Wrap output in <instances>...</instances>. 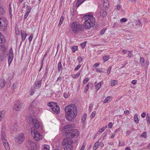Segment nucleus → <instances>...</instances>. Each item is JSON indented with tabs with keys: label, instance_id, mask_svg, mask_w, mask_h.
Here are the masks:
<instances>
[{
	"label": "nucleus",
	"instance_id": "obj_13",
	"mask_svg": "<svg viewBox=\"0 0 150 150\" xmlns=\"http://www.w3.org/2000/svg\"><path fill=\"white\" fill-rule=\"evenodd\" d=\"M21 36L22 40L23 41H24L27 36V34L24 30H21Z\"/></svg>",
	"mask_w": 150,
	"mask_h": 150
},
{
	"label": "nucleus",
	"instance_id": "obj_37",
	"mask_svg": "<svg viewBox=\"0 0 150 150\" xmlns=\"http://www.w3.org/2000/svg\"><path fill=\"white\" fill-rule=\"evenodd\" d=\"M89 84H90L89 83H88L87 84L85 88L84 91L85 93H86L88 89V88L89 87Z\"/></svg>",
	"mask_w": 150,
	"mask_h": 150
},
{
	"label": "nucleus",
	"instance_id": "obj_61",
	"mask_svg": "<svg viewBox=\"0 0 150 150\" xmlns=\"http://www.w3.org/2000/svg\"><path fill=\"white\" fill-rule=\"evenodd\" d=\"M119 146H122L124 145V144L123 142H120V141H119Z\"/></svg>",
	"mask_w": 150,
	"mask_h": 150
},
{
	"label": "nucleus",
	"instance_id": "obj_9",
	"mask_svg": "<svg viewBox=\"0 0 150 150\" xmlns=\"http://www.w3.org/2000/svg\"><path fill=\"white\" fill-rule=\"evenodd\" d=\"M13 58V53L12 49L11 48L9 50V53L8 55V66H9L11 63Z\"/></svg>",
	"mask_w": 150,
	"mask_h": 150
},
{
	"label": "nucleus",
	"instance_id": "obj_19",
	"mask_svg": "<svg viewBox=\"0 0 150 150\" xmlns=\"http://www.w3.org/2000/svg\"><path fill=\"white\" fill-rule=\"evenodd\" d=\"M103 83V81H101L96 86L95 88L96 91L98 90L101 88L102 84Z\"/></svg>",
	"mask_w": 150,
	"mask_h": 150
},
{
	"label": "nucleus",
	"instance_id": "obj_53",
	"mask_svg": "<svg viewBox=\"0 0 150 150\" xmlns=\"http://www.w3.org/2000/svg\"><path fill=\"white\" fill-rule=\"evenodd\" d=\"M109 127L110 129H111L112 126V122H109L108 123Z\"/></svg>",
	"mask_w": 150,
	"mask_h": 150
},
{
	"label": "nucleus",
	"instance_id": "obj_48",
	"mask_svg": "<svg viewBox=\"0 0 150 150\" xmlns=\"http://www.w3.org/2000/svg\"><path fill=\"white\" fill-rule=\"evenodd\" d=\"M111 68V67H109L108 69L107 70V73L108 75H109L110 74Z\"/></svg>",
	"mask_w": 150,
	"mask_h": 150
},
{
	"label": "nucleus",
	"instance_id": "obj_60",
	"mask_svg": "<svg viewBox=\"0 0 150 150\" xmlns=\"http://www.w3.org/2000/svg\"><path fill=\"white\" fill-rule=\"evenodd\" d=\"M63 96L65 98H67L68 97V95L67 93H64V94Z\"/></svg>",
	"mask_w": 150,
	"mask_h": 150
},
{
	"label": "nucleus",
	"instance_id": "obj_43",
	"mask_svg": "<svg viewBox=\"0 0 150 150\" xmlns=\"http://www.w3.org/2000/svg\"><path fill=\"white\" fill-rule=\"evenodd\" d=\"M31 9V8L30 6H27V12H28V13H29L30 12V11Z\"/></svg>",
	"mask_w": 150,
	"mask_h": 150
},
{
	"label": "nucleus",
	"instance_id": "obj_6",
	"mask_svg": "<svg viewBox=\"0 0 150 150\" xmlns=\"http://www.w3.org/2000/svg\"><path fill=\"white\" fill-rule=\"evenodd\" d=\"M7 20L4 18H0V30H4L7 28Z\"/></svg>",
	"mask_w": 150,
	"mask_h": 150
},
{
	"label": "nucleus",
	"instance_id": "obj_1",
	"mask_svg": "<svg viewBox=\"0 0 150 150\" xmlns=\"http://www.w3.org/2000/svg\"><path fill=\"white\" fill-rule=\"evenodd\" d=\"M71 124L67 125L63 128V129L66 138L64 139L62 144L64 150H72L73 141L71 139L73 138L77 137L79 134V132L77 129H71Z\"/></svg>",
	"mask_w": 150,
	"mask_h": 150
},
{
	"label": "nucleus",
	"instance_id": "obj_3",
	"mask_svg": "<svg viewBox=\"0 0 150 150\" xmlns=\"http://www.w3.org/2000/svg\"><path fill=\"white\" fill-rule=\"evenodd\" d=\"M83 18L85 20L83 26V28L86 29H89L94 27L96 21L93 15H85L83 17Z\"/></svg>",
	"mask_w": 150,
	"mask_h": 150
},
{
	"label": "nucleus",
	"instance_id": "obj_10",
	"mask_svg": "<svg viewBox=\"0 0 150 150\" xmlns=\"http://www.w3.org/2000/svg\"><path fill=\"white\" fill-rule=\"evenodd\" d=\"M22 103L19 100H17L15 104L13 109L16 111L20 110L22 108Z\"/></svg>",
	"mask_w": 150,
	"mask_h": 150
},
{
	"label": "nucleus",
	"instance_id": "obj_35",
	"mask_svg": "<svg viewBox=\"0 0 150 150\" xmlns=\"http://www.w3.org/2000/svg\"><path fill=\"white\" fill-rule=\"evenodd\" d=\"M103 59L105 62L107 61L109 59V57L108 56H104L103 57Z\"/></svg>",
	"mask_w": 150,
	"mask_h": 150
},
{
	"label": "nucleus",
	"instance_id": "obj_36",
	"mask_svg": "<svg viewBox=\"0 0 150 150\" xmlns=\"http://www.w3.org/2000/svg\"><path fill=\"white\" fill-rule=\"evenodd\" d=\"M33 36V34H31L30 35L28 38V40L30 43L32 41Z\"/></svg>",
	"mask_w": 150,
	"mask_h": 150
},
{
	"label": "nucleus",
	"instance_id": "obj_7",
	"mask_svg": "<svg viewBox=\"0 0 150 150\" xmlns=\"http://www.w3.org/2000/svg\"><path fill=\"white\" fill-rule=\"evenodd\" d=\"M30 117V118L29 120L30 122H32L33 125L35 128L38 129L40 127L39 121L38 120L35 119V117L34 116L32 115Z\"/></svg>",
	"mask_w": 150,
	"mask_h": 150
},
{
	"label": "nucleus",
	"instance_id": "obj_29",
	"mask_svg": "<svg viewBox=\"0 0 150 150\" xmlns=\"http://www.w3.org/2000/svg\"><path fill=\"white\" fill-rule=\"evenodd\" d=\"M80 0H77L76 4V7L77 8L79 6L83 3V1H82L81 2H80Z\"/></svg>",
	"mask_w": 150,
	"mask_h": 150
},
{
	"label": "nucleus",
	"instance_id": "obj_15",
	"mask_svg": "<svg viewBox=\"0 0 150 150\" xmlns=\"http://www.w3.org/2000/svg\"><path fill=\"white\" fill-rule=\"evenodd\" d=\"M3 143L5 149L6 150H9L10 149L9 145L7 140L4 141Z\"/></svg>",
	"mask_w": 150,
	"mask_h": 150
},
{
	"label": "nucleus",
	"instance_id": "obj_25",
	"mask_svg": "<svg viewBox=\"0 0 150 150\" xmlns=\"http://www.w3.org/2000/svg\"><path fill=\"white\" fill-rule=\"evenodd\" d=\"M2 140L3 141H5L6 140V139L5 134L4 132L2 131L1 133Z\"/></svg>",
	"mask_w": 150,
	"mask_h": 150
},
{
	"label": "nucleus",
	"instance_id": "obj_49",
	"mask_svg": "<svg viewBox=\"0 0 150 150\" xmlns=\"http://www.w3.org/2000/svg\"><path fill=\"white\" fill-rule=\"evenodd\" d=\"M96 112L93 111V112L91 114V118H93V117L95 116V114H96Z\"/></svg>",
	"mask_w": 150,
	"mask_h": 150
},
{
	"label": "nucleus",
	"instance_id": "obj_24",
	"mask_svg": "<svg viewBox=\"0 0 150 150\" xmlns=\"http://www.w3.org/2000/svg\"><path fill=\"white\" fill-rule=\"evenodd\" d=\"M103 4L105 7H108L109 5V2L108 0H103Z\"/></svg>",
	"mask_w": 150,
	"mask_h": 150
},
{
	"label": "nucleus",
	"instance_id": "obj_64",
	"mask_svg": "<svg viewBox=\"0 0 150 150\" xmlns=\"http://www.w3.org/2000/svg\"><path fill=\"white\" fill-rule=\"evenodd\" d=\"M146 113L145 112H143L141 114V116L142 117H144L146 116Z\"/></svg>",
	"mask_w": 150,
	"mask_h": 150
},
{
	"label": "nucleus",
	"instance_id": "obj_46",
	"mask_svg": "<svg viewBox=\"0 0 150 150\" xmlns=\"http://www.w3.org/2000/svg\"><path fill=\"white\" fill-rule=\"evenodd\" d=\"M146 133H147L146 132H144L141 135V137H143L144 138H145L146 137Z\"/></svg>",
	"mask_w": 150,
	"mask_h": 150
},
{
	"label": "nucleus",
	"instance_id": "obj_23",
	"mask_svg": "<svg viewBox=\"0 0 150 150\" xmlns=\"http://www.w3.org/2000/svg\"><path fill=\"white\" fill-rule=\"evenodd\" d=\"M138 116V115L137 114H136L134 118V121L137 124L139 122V120Z\"/></svg>",
	"mask_w": 150,
	"mask_h": 150
},
{
	"label": "nucleus",
	"instance_id": "obj_54",
	"mask_svg": "<svg viewBox=\"0 0 150 150\" xmlns=\"http://www.w3.org/2000/svg\"><path fill=\"white\" fill-rule=\"evenodd\" d=\"M53 103V102H51L48 103L47 104L48 106L51 107V108H52V107L53 106L52 105V103Z\"/></svg>",
	"mask_w": 150,
	"mask_h": 150
},
{
	"label": "nucleus",
	"instance_id": "obj_31",
	"mask_svg": "<svg viewBox=\"0 0 150 150\" xmlns=\"http://www.w3.org/2000/svg\"><path fill=\"white\" fill-rule=\"evenodd\" d=\"M72 52L73 53L75 52V51L78 49V47L77 46H74L71 48Z\"/></svg>",
	"mask_w": 150,
	"mask_h": 150
},
{
	"label": "nucleus",
	"instance_id": "obj_22",
	"mask_svg": "<svg viewBox=\"0 0 150 150\" xmlns=\"http://www.w3.org/2000/svg\"><path fill=\"white\" fill-rule=\"evenodd\" d=\"M5 111L4 110H1L0 111V121L3 118L4 116L5 115Z\"/></svg>",
	"mask_w": 150,
	"mask_h": 150
},
{
	"label": "nucleus",
	"instance_id": "obj_57",
	"mask_svg": "<svg viewBox=\"0 0 150 150\" xmlns=\"http://www.w3.org/2000/svg\"><path fill=\"white\" fill-rule=\"evenodd\" d=\"M96 71L97 72H100V73L103 72V71H102V70H100V69L99 68L96 69Z\"/></svg>",
	"mask_w": 150,
	"mask_h": 150
},
{
	"label": "nucleus",
	"instance_id": "obj_51",
	"mask_svg": "<svg viewBox=\"0 0 150 150\" xmlns=\"http://www.w3.org/2000/svg\"><path fill=\"white\" fill-rule=\"evenodd\" d=\"M127 21V19L125 18H122L120 20V21L122 22H126Z\"/></svg>",
	"mask_w": 150,
	"mask_h": 150
},
{
	"label": "nucleus",
	"instance_id": "obj_50",
	"mask_svg": "<svg viewBox=\"0 0 150 150\" xmlns=\"http://www.w3.org/2000/svg\"><path fill=\"white\" fill-rule=\"evenodd\" d=\"M81 66V65L80 64H78L76 67L74 69V71H77L78 70L79 68H80V67Z\"/></svg>",
	"mask_w": 150,
	"mask_h": 150
},
{
	"label": "nucleus",
	"instance_id": "obj_30",
	"mask_svg": "<svg viewBox=\"0 0 150 150\" xmlns=\"http://www.w3.org/2000/svg\"><path fill=\"white\" fill-rule=\"evenodd\" d=\"M146 120H147V124H149L150 123V117L149 116V114H146Z\"/></svg>",
	"mask_w": 150,
	"mask_h": 150
},
{
	"label": "nucleus",
	"instance_id": "obj_11",
	"mask_svg": "<svg viewBox=\"0 0 150 150\" xmlns=\"http://www.w3.org/2000/svg\"><path fill=\"white\" fill-rule=\"evenodd\" d=\"M51 110L54 113L58 114L59 112L60 108L56 103L55 106H53L51 108Z\"/></svg>",
	"mask_w": 150,
	"mask_h": 150
},
{
	"label": "nucleus",
	"instance_id": "obj_2",
	"mask_svg": "<svg viewBox=\"0 0 150 150\" xmlns=\"http://www.w3.org/2000/svg\"><path fill=\"white\" fill-rule=\"evenodd\" d=\"M66 117L69 121H72L77 114V109L75 104H71L67 106L65 108Z\"/></svg>",
	"mask_w": 150,
	"mask_h": 150
},
{
	"label": "nucleus",
	"instance_id": "obj_21",
	"mask_svg": "<svg viewBox=\"0 0 150 150\" xmlns=\"http://www.w3.org/2000/svg\"><path fill=\"white\" fill-rule=\"evenodd\" d=\"M100 143L98 141H97L94 144V146H93V149L94 150H96L99 146Z\"/></svg>",
	"mask_w": 150,
	"mask_h": 150
},
{
	"label": "nucleus",
	"instance_id": "obj_47",
	"mask_svg": "<svg viewBox=\"0 0 150 150\" xmlns=\"http://www.w3.org/2000/svg\"><path fill=\"white\" fill-rule=\"evenodd\" d=\"M106 129V127H103L102 128H101L99 130V132L100 133H101L103 132V131Z\"/></svg>",
	"mask_w": 150,
	"mask_h": 150
},
{
	"label": "nucleus",
	"instance_id": "obj_58",
	"mask_svg": "<svg viewBox=\"0 0 150 150\" xmlns=\"http://www.w3.org/2000/svg\"><path fill=\"white\" fill-rule=\"evenodd\" d=\"M48 74V71H45L44 75V77H45V78H46Z\"/></svg>",
	"mask_w": 150,
	"mask_h": 150
},
{
	"label": "nucleus",
	"instance_id": "obj_62",
	"mask_svg": "<svg viewBox=\"0 0 150 150\" xmlns=\"http://www.w3.org/2000/svg\"><path fill=\"white\" fill-rule=\"evenodd\" d=\"M81 71H79L78 73L76 75L75 78L78 77L80 75Z\"/></svg>",
	"mask_w": 150,
	"mask_h": 150
},
{
	"label": "nucleus",
	"instance_id": "obj_16",
	"mask_svg": "<svg viewBox=\"0 0 150 150\" xmlns=\"http://www.w3.org/2000/svg\"><path fill=\"white\" fill-rule=\"evenodd\" d=\"M36 106V104L35 100H33L32 101V103H30L29 105V110L32 109L33 108L35 107Z\"/></svg>",
	"mask_w": 150,
	"mask_h": 150
},
{
	"label": "nucleus",
	"instance_id": "obj_34",
	"mask_svg": "<svg viewBox=\"0 0 150 150\" xmlns=\"http://www.w3.org/2000/svg\"><path fill=\"white\" fill-rule=\"evenodd\" d=\"M50 146L48 145H45L44 146L42 150H49Z\"/></svg>",
	"mask_w": 150,
	"mask_h": 150
},
{
	"label": "nucleus",
	"instance_id": "obj_40",
	"mask_svg": "<svg viewBox=\"0 0 150 150\" xmlns=\"http://www.w3.org/2000/svg\"><path fill=\"white\" fill-rule=\"evenodd\" d=\"M11 4H9L8 6V10H9V13L10 16V14H11V13L12 12V9L11 7Z\"/></svg>",
	"mask_w": 150,
	"mask_h": 150
},
{
	"label": "nucleus",
	"instance_id": "obj_32",
	"mask_svg": "<svg viewBox=\"0 0 150 150\" xmlns=\"http://www.w3.org/2000/svg\"><path fill=\"white\" fill-rule=\"evenodd\" d=\"M117 81L116 80H113L111 83V86H113L116 85L117 83Z\"/></svg>",
	"mask_w": 150,
	"mask_h": 150
},
{
	"label": "nucleus",
	"instance_id": "obj_44",
	"mask_svg": "<svg viewBox=\"0 0 150 150\" xmlns=\"http://www.w3.org/2000/svg\"><path fill=\"white\" fill-rule=\"evenodd\" d=\"M89 78H86L83 81V84H86L87 82L89 81Z\"/></svg>",
	"mask_w": 150,
	"mask_h": 150
},
{
	"label": "nucleus",
	"instance_id": "obj_39",
	"mask_svg": "<svg viewBox=\"0 0 150 150\" xmlns=\"http://www.w3.org/2000/svg\"><path fill=\"white\" fill-rule=\"evenodd\" d=\"M4 12V9L2 7H0V15L3 14Z\"/></svg>",
	"mask_w": 150,
	"mask_h": 150
},
{
	"label": "nucleus",
	"instance_id": "obj_63",
	"mask_svg": "<svg viewBox=\"0 0 150 150\" xmlns=\"http://www.w3.org/2000/svg\"><path fill=\"white\" fill-rule=\"evenodd\" d=\"M128 50H122V52L124 54H126L128 52Z\"/></svg>",
	"mask_w": 150,
	"mask_h": 150
},
{
	"label": "nucleus",
	"instance_id": "obj_8",
	"mask_svg": "<svg viewBox=\"0 0 150 150\" xmlns=\"http://www.w3.org/2000/svg\"><path fill=\"white\" fill-rule=\"evenodd\" d=\"M24 136L23 134L21 133L16 137L15 140L19 144L22 143L24 140Z\"/></svg>",
	"mask_w": 150,
	"mask_h": 150
},
{
	"label": "nucleus",
	"instance_id": "obj_17",
	"mask_svg": "<svg viewBox=\"0 0 150 150\" xmlns=\"http://www.w3.org/2000/svg\"><path fill=\"white\" fill-rule=\"evenodd\" d=\"M112 97L111 96L107 97L104 100L103 103H109L112 100Z\"/></svg>",
	"mask_w": 150,
	"mask_h": 150
},
{
	"label": "nucleus",
	"instance_id": "obj_28",
	"mask_svg": "<svg viewBox=\"0 0 150 150\" xmlns=\"http://www.w3.org/2000/svg\"><path fill=\"white\" fill-rule=\"evenodd\" d=\"M64 20V17L62 16H61L60 19V21L58 24L59 26H60Z\"/></svg>",
	"mask_w": 150,
	"mask_h": 150
},
{
	"label": "nucleus",
	"instance_id": "obj_14",
	"mask_svg": "<svg viewBox=\"0 0 150 150\" xmlns=\"http://www.w3.org/2000/svg\"><path fill=\"white\" fill-rule=\"evenodd\" d=\"M6 81L5 79H1L0 80V88L1 89L3 88L5 85Z\"/></svg>",
	"mask_w": 150,
	"mask_h": 150
},
{
	"label": "nucleus",
	"instance_id": "obj_52",
	"mask_svg": "<svg viewBox=\"0 0 150 150\" xmlns=\"http://www.w3.org/2000/svg\"><path fill=\"white\" fill-rule=\"evenodd\" d=\"M78 60L79 61V63H80L82 61L83 59L81 57H79L78 58Z\"/></svg>",
	"mask_w": 150,
	"mask_h": 150
},
{
	"label": "nucleus",
	"instance_id": "obj_55",
	"mask_svg": "<svg viewBox=\"0 0 150 150\" xmlns=\"http://www.w3.org/2000/svg\"><path fill=\"white\" fill-rule=\"evenodd\" d=\"M137 81V80H133L131 82V83L133 85H135L136 84Z\"/></svg>",
	"mask_w": 150,
	"mask_h": 150
},
{
	"label": "nucleus",
	"instance_id": "obj_26",
	"mask_svg": "<svg viewBox=\"0 0 150 150\" xmlns=\"http://www.w3.org/2000/svg\"><path fill=\"white\" fill-rule=\"evenodd\" d=\"M0 57L1 60H3L6 58L5 54L4 52H2L0 54Z\"/></svg>",
	"mask_w": 150,
	"mask_h": 150
},
{
	"label": "nucleus",
	"instance_id": "obj_38",
	"mask_svg": "<svg viewBox=\"0 0 150 150\" xmlns=\"http://www.w3.org/2000/svg\"><path fill=\"white\" fill-rule=\"evenodd\" d=\"M128 53L127 54V57H129V58L132 57L133 56V54L132 53V51L128 50Z\"/></svg>",
	"mask_w": 150,
	"mask_h": 150
},
{
	"label": "nucleus",
	"instance_id": "obj_20",
	"mask_svg": "<svg viewBox=\"0 0 150 150\" xmlns=\"http://www.w3.org/2000/svg\"><path fill=\"white\" fill-rule=\"evenodd\" d=\"M57 70L58 72H60L61 71L62 72V68L61 62L60 61L59 62L58 64Z\"/></svg>",
	"mask_w": 150,
	"mask_h": 150
},
{
	"label": "nucleus",
	"instance_id": "obj_56",
	"mask_svg": "<svg viewBox=\"0 0 150 150\" xmlns=\"http://www.w3.org/2000/svg\"><path fill=\"white\" fill-rule=\"evenodd\" d=\"M29 14V13H28V12H26L25 13V14L24 15V19H25L26 18H27V16H28Z\"/></svg>",
	"mask_w": 150,
	"mask_h": 150
},
{
	"label": "nucleus",
	"instance_id": "obj_18",
	"mask_svg": "<svg viewBox=\"0 0 150 150\" xmlns=\"http://www.w3.org/2000/svg\"><path fill=\"white\" fill-rule=\"evenodd\" d=\"M135 25L137 28H140L142 27V24L141 23V21L139 20L135 22Z\"/></svg>",
	"mask_w": 150,
	"mask_h": 150
},
{
	"label": "nucleus",
	"instance_id": "obj_12",
	"mask_svg": "<svg viewBox=\"0 0 150 150\" xmlns=\"http://www.w3.org/2000/svg\"><path fill=\"white\" fill-rule=\"evenodd\" d=\"M42 82V80H38L35 82L34 84V88L35 89H39L41 87Z\"/></svg>",
	"mask_w": 150,
	"mask_h": 150
},
{
	"label": "nucleus",
	"instance_id": "obj_27",
	"mask_svg": "<svg viewBox=\"0 0 150 150\" xmlns=\"http://www.w3.org/2000/svg\"><path fill=\"white\" fill-rule=\"evenodd\" d=\"M107 14V13L106 11L104 10H102L100 13V15L101 16L104 18L106 17Z\"/></svg>",
	"mask_w": 150,
	"mask_h": 150
},
{
	"label": "nucleus",
	"instance_id": "obj_42",
	"mask_svg": "<svg viewBox=\"0 0 150 150\" xmlns=\"http://www.w3.org/2000/svg\"><path fill=\"white\" fill-rule=\"evenodd\" d=\"M87 114L86 113H84L83 115L82 118L81 120L84 121L85 120Z\"/></svg>",
	"mask_w": 150,
	"mask_h": 150
},
{
	"label": "nucleus",
	"instance_id": "obj_41",
	"mask_svg": "<svg viewBox=\"0 0 150 150\" xmlns=\"http://www.w3.org/2000/svg\"><path fill=\"white\" fill-rule=\"evenodd\" d=\"M86 44V41L83 42V43H81L80 44L81 46V47L83 49L85 47Z\"/></svg>",
	"mask_w": 150,
	"mask_h": 150
},
{
	"label": "nucleus",
	"instance_id": "obj_33",
	"mask_svg": "<svg viewBox=\"0 0 150 150\" xmlns=\"http://www.w3.org/2000/svg\"><path fill=\"white\" fill-rule=\"evenodd\" d=\"M144 58L142 57L140 58V63L142 66L144 65Z\"/></svg>",
	"mask_w": 150,
	"mask_h": 150
},
{
	"label": "nucleus",
	"instance_id": "obj_4",
	"mask_svg": "<svg viewBox=\"0 0 150 150\" xmlns=\"http://www.w3.org/2000/svg\"><path fill=\"white\" fill-rule=\"evenodd\" d=\"M71 28L73 32L77 34L84 30L83 26L78 22H72L71 24Z\"/></svg>",
	"mask_w": 150,
	"mask_h": 150
},
{
	"label": "nucleus",
	"instance_id": "obj_5",
	"mask_svg": "<svg viewBox=\"0 0 150 150\" xmlns=\"http://www.w3.org/2000/svg\"><path fill=\"white\" fill-rule=\"evenodd\" d=\"M31 133L32 135L36 140H39L42 139V135H40L39 132L35 129H31Z\"/></svg>",
	"mask_w": 150,
	"mask_h": 150
},
{
	"label": "nucleus",
	"instance_id": "obj_59",
	"mask_svg": "<svg viewBox=\"0 0 150 150\" xmlns=\"http://www.w3.org/2000/svg\"><path fill=\"white\" fill-rule=\"evenodd\" d=\"M93 105L90 104L89 107V110L91 111L93 108Z\"/></svg>",
	"mask_w": 150,
	"mask_h": 150
},
{
	"label": "nucleus",
	"instance_id": "obj_45",
	"mask_svg": "<svg viewBox=\"0 0 150 150\" xmlns=\"http://www.w3.org/2000/svg\"><path fill=\"white\" fill-rule=\"evenodd\" d=\"M106 29L104 28L102 29L100 32V34L102 35L105 32Z\"/></svg>",
	"mask_w": 150,
	"mask_h": 150
}]
</instances>
